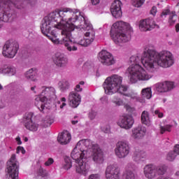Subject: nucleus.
<instances>
[{"label":"nucleus","instance_id":"f3484780","mask_svg":"<svg viewBox=\"0 0 179 179\" xmlns=\"http://www.w3.org/2000/svg\"><path fill=\"white\" fill-rule=\"evenodd\" d=\"M69 101L71 107L76 108L82 101V96L79 93L73 91L69 94Z\"/></svg>","mask_w":179,"mask_h":179},{"label":"nucleus","instance_id":"9d476101","mask_svg":"<svg viewBox=\"0 0 179 179\" xmlns=\"http://www.w3.org/2000/svg\"><path fill=\"white\" fill-rule=\"evenodd\" d=\"M130 152L131 147H129V143L127 141H119L115 148V155L118 159H125Z\"/></svg>","mask_w":179,"mask_h":179},{"label":"nucleus","instance_id":"c9c22d12","mask_svg":"<svg viewBox=\"0 0 179 179\" xmlns=\"http://www.w3.org/2000/svg\"><path fill=\"white\" fill-rule=\"evenodd\" d=\"M145 0H131L132 6L134 8H142Z\"/></svg>","mask_w":179,"mask_h":179},{"label":"nucleus","instance_id":"a211bd4d","mask_svg":"<svg viewBox=\"0 0 179 179\" xmlns=\"http://www.w3.org/2000/svg\"><path fill=\"white\" fill-rule=\"evenodd\" d=\"M167 15H169L168 23L170 24V26H173V24H176V22L177 20H178V16L177 14H176L175 11H170L169 9H165L162 10V13L161 14V17L162 19H166V17Z\"/></svg>","mask_w":179,"mask_h":179},{"label":"nucleus","instance_id":"6e6552de","mask_svg":"<svg viewBox=\"0 0 179 179\" xmlns=\"http://www.w3.org/2000/svg\"><path fill=\"white\" fill-rule=\"evenodd\" d=\"M166 170V165L156 166L150 164L144 166L143 174L147 179H155L157 176H163Z\"/></svg>","mask_w":179,"mask_h":179},{"label":"nucleus","instance_id":"cd10ccee","mask_svg":"<svg viewBox=\"0 0 179 179\" xmlns=\"http://www.w3.org/2000/svg\"><path fill=\"white\" fill-rule=\"evenodd\" d=\"M111 103H113L115 107H121V106H124V100L117 95L113 96Z\"/></svg>","mask_w":179,"mask_h":179},{"label":"nucleus","instance_id":"a19ab883","mask_svg":"<svg viewBox=\"0 0 179 179\" xmlns=\"http://www.w3.org/2000/svg\"><path fill=\"white\" fill-rule=\"evenodd\" d=\"M124 108L128 113H130V114H134L136 111L135 108L131 106L129 104H125Z\"/></svg>","mask_w":179,"mask_h":179},{"label":"nucleus","instance_id":"20e7f679","mask_svg":"<svg viewBox=\"0 0 179 179\" xmlns=\"http://www.w3.org/2000/svg\"><path fill=\"white\" fill-rule=\"evenodd\" d=\"M103 86L105 93L108 94V96H113V94H115V93H119L126 97H130V99L134 100V101L145 103V99H141L138 92L135 91L128 92V86L122 85V77H121V76L114 74L108 77L105 80Z\"/></svg>","mask_w":179,"mask_h":179},{"label":"nucleus","instance_id":"864d4df0","mask_svg":"<svg viewBox=\"0 0 179 179\" xmlns=\"http://www.w3.org/2000/svg\"><path fill=\"white\" fill-rule=\"evenodd\" d=\"M100 100H101L102 104H106V103H107V101H108V98L106 96H103L100 99Z\"/></svg>","mask_w":179,"mask_h":179},{"label":"nucleus","instance_id":"8fccbe9b","mask_svg":"<svg viewBox=\"0 0 179 179\" xmlns=\"http://www.w3.org/2000/svg\"><path fill=\"white\" fill-rule=\"evenodd\" d=\"M44 124L46 127H50V125H51L52 122H51V120L50 119V117H46V119L44 120Z\"/></svg>","mask_w":179,"mask_h":179},{"label":"nucleus","instance_id":"7ed1b4c3","mask_svg":"<svg viewBox=\"0 0 179 179\" xmlns=\"http://www.w3.org/2000/svg\"><path fill=\"white\" fill-rule=\"evenodd\" d=\"M71 156L76 163L86 160L87 157H92L96 166H101L104 163L103 150L96 143L89 139L80 140L71 152Z\"/></svg>","mask_w":179,"mask_h":179},{"label":"nucleus","instance_id":"f257e3e1","mask_svg":"<svg viewBox=\"0 0 179 179\" xmlns=\"http://www.w3.org/2000/svg\"><path fill=\"white\" fill-rule=\"evenodd\" d=\"M41 29L53 44H64L67 51H78L77 45L89 47L96 37L93 26L79 10L64 8L50 13L42 20Z\"/></svg>","mask_w":179,"mask_h":179},{"label":"nucleus","instance_id":"ea45409f","mask_svg":"<svg viewBox=\"0 0 179 179\" xmlns=\"http://www.w3.org/2000/svg\"><path fill=\"white\" fill-rule=\"evenodd\" d=\"M171 125L167 124L166 126H161L160 127V133L164 134L166 131L170 132L171 131Z\"/></svg>","mask_w":179,"mask_h":179},{"label":"nucleus","instance_id":"e2e57ef3","mask_svg":"<svg viewBox=\"0 0 179 179\" xmlns=\"http://www.w3.org/2000/svg\"><path fill=\"white\" fill-rule=\"evenodd\" d=\"M176 31H179V24H177L176 25Z\"/></svg>","mask_w":179,"mask_h":179},{"label":"nucleus","instance_id":"9b49d317","mask_svg":"<svg viewBox=\"0 0 179 179\" xmlns=\"http://www.w3.org/2000/svg\"><path fill=\"white\" fill-rule=\"evenodd\" d=\"M19 50V43L16 42H6L3 48L2 54L3 57L7 58H14V57L17 54V50Z\"/></svg>","mask_w":179,"mask_h":179},{"label":"nucleus","instance_id":"bb28decb","mask_svg":"<svg viewBox=\"0 0 179 179\" xmlns=\"http://www.w3.org/2000/svg\"><path fill=\"white\" fill-rule=\"evenodd\" d=\"M141 96L143 97V99H147V100H150V99H152V88H143L141 90Z\"/></svg>","mask_w":179,"mask_h":179},{"label":"nucleus","instance_id":"aec40b11","mask_svg":"<svg viewBox=\"0 0 179 179\" xmlns=\"http://www.w3.org/2000/svg\"><path fill=\"white\" fill-rule=\"evenodd\" d=\"M76 171L82 176H86L89 173V165L86 163V160L76 162Z\"/></svg>","mask_w":179,"mask_h":179},{"label":"nucleus","instance_id":"0eeeda50","mask_svg":"<svg viewBox=\"0 0 179 179\" xmlns=\"http://www.w3.org/2000/svg\"><path fill=\"white\" fill-rule=\"evenodd\" d=\"M41 94L36 95L35 96L34 104L41 111V113H44L45 110V106L43 103H48L52 100L57 99L55 95V88L53 87H41Z\"/></svg>","mask_w":179,"mask_h":179},{"label":"nucleus","instance_id":"c756f323","mask_svg":"<svg viewBox=\"0 0 179 179\" xmlns=\"http://www.w3.org/2000/svg\"><path fill=\"white\" fill-rule=\"evenodd\" d=\"M153 89L155 90V92H157V93H166V89L164 87V83H157L153 85Z\"/></svg>","mask_w":179,"mask_h":179},{"label":"nucleus","instance_id":"603ef678","mask_svg":"<svg viewBox=\"0 0 179 179\" xmlns=\"http://www.w3.org/2000/svg\"><path fill=\"white\" fill-rule=\"evenodd\" d=\"M150 13L153 16H155L156 13H157V8L156 6H153L150 10Z\"/></svg>","mask_w":179,"mask_h":179},{"label":"nucleus","instance_id":"4468645a","mask_svg":"<svg viewBox=\"0 0 179 179\" xmlns=\"http://www.w3.org/2000/svg\"><path fill=\"white\" fill-rule=\"evenodd\" d=\"M105 174L106 179H120L121 176L120 168L115 164L108 166Z\"/></svg>","mask_w":179,"mask_h":179},{"label":"nucleus","instance_id":"052dcab7","mask_svg":"<svg viewBox=\"0 0 179 179\" xmlns=\"http://www.w3.org/2000/svg\"><path fill=\"white\" fill-rule=\"evenodd\" d=\"M0 108H5V103L0 99Z\"/></svg>","mask_w":179,"mask_h":179},{"label":"nucleus","instance_id":"58836bf2","mask_svg":"<svg viewBox=\"0 0 179 179\" xmlns=\"http://www.w3.org/2000/svg\"><path fill=\"white\" fill-rule=\"evenodd\" d=\"M31 118H33V113L30 112V113H27L24 115V125L26 124V122H31Z\"/></svg>","mask_w":179,"mask_h":179},{"label":"nucleus","instance_id":"a878e982","mask_svg":"<svg viewBox=\"0 0 179 179\" xmlns=\"http://www.w3.org/2000/svg\"><path fill=\"white\" fill-rule=\"evenodd\" d=\"M25 78L32 82H37V72L36 69H31L25 73Z\"/></svg>","mask_w":179,"mask_h":179},{"label":"nucleus","instance_id":"3c124183","mask_svg":"<svg viewBox=\"0 0 179 179\" xmlns=\"http://www.w3.org/2000/svg\"><path fill=\"white\" fill-rule=\"evenodd\" d=\"M88 179H100V175L95 173L89 176Z\"/></svg>","mask_w":179,"mask_h":179},{"label":"nucleus","instance_id":"72a5a7b5","mask_svg":"<svg viewBox=\"0 0 179 179\" xmlns=\"http://www.w3.org/2000/svg\"><path fill=\"white\" fill-rule=\"evenodd\" d=\"M122 179H135V173L131 170H127L123 174Z\"/></svg>","mask_w":179,"mask_h":179},{"label":"nucleus","instance_id":"4d7b16f0","mask_svg":"<svg viewBox=\"0 0 179 179\" xmlns=\"http://www.w3.org/2000/svg\"><path fill=\"white\" fill-rule=\"evenodd\" d=\"M15 141L17 142V145H22V139H20V136H17L15 138Z\"/></svg>","mask_w":179,"mask_h":179},{"label":"nucleus","instance_id":"37998d69","mask_svg":"<svg viewBox=\"0 0 179 179\" xmlns=\"http://www.w3.org/2000/svg\"><path fill=\"white\" fill-rule=\"evenodd\" d=\"M101 129L105 134H108L111 129V127H110V124H103L101 126Z\"/></svg>","mask_w":179,"mask_h":179},{"label":"nucleus","instance_id":"49530a36","mask_svg":"<svg viewBox=\"0 0 179 179\" xmlns=\"http://www.w3.org/2000/svg\"><path fill=\"white\" fill-rule=\"evenodd\" d=\"M54 163V159L52 158H49L44 164V165L46 167H48L49 166H51Z\"/></svg>","mask_w":179,"mask_h":179},{"label":"nucleus","instance_id":"1a4fd4ad","mask_svg":"<svg viewBox=\"0 0 179 179\" xmlns=\"http://www.w3.org/2000/svg\"><path fill=\"white\" fill-rule=\"evenodd\" d=\"M7 179H19V162L16 159V155L13 154L7 162Z\"/></svg>","mask_w":179,"mask_h":179},{"label":"nucleus","instance_id":"c03bdc74","mask_svg":"<svg viewBox=\"0 0 179 179\" xmlns=\"http://www.w3.org/2000/svg\"><path fill=\"white\" fill-rule=\"evenodd\" d=\"M16 153L17 155H19V153H22V155H24L26 153V150H24V148L22 146H18L16 149Z\"/></svg>","mask_w":179,"mask_h":179},{"label":"nucleus","instance_id":"f03ea898","mask_svg":"<svg viewBox=\"0 0 179 179\" xmlns=\"http://www.w3.org/2000/svg\"><path fill=\"white\" fill-rule=\"evenodd\" d=\"M131 65L127 69V73L130 83L138 82H148L153 78L155 66L158 65L161 68H170L174 65L173 53L169 50L157 52L153 50L145 49L142 57L134 55L130 57ZM142 64L147 71L139 64Z\"/></svg>","mask_w":179,"mask_h":179},{"label":"nucleus","instance_id":"473e14b6","mask_svg":"<svg viewBox=\"0 0 179 179\" xmlns=\"http://www.w3.org/2000/svg\"><path fill=\"white\" fill-rule=\"evenodd\" d=\"M62 167L63 169H64V170H69V169L72 167V162L71 161L70 157H66L64 158V162H63Z\"/></svg>","mask_w":179,"mask_h":179},{"label":"nucleus","instance_id":"b1692460","mask_svg":"<svg viewBox=\"0 0 179 179\" xmlns=\"http://www.w3.org/2000/svg\"><path fill=\"white\" fill-rule=\"evenodd\" d=\"M143 159H146V152L142 150H136L132 155V160L136 163L143 162Z\"/></svg>","mask_w":179,"mask_h":179},{"label":"nucleus","instance_id":"680f3d73","mask_svg":"<svg viewBox=\"0 0 179 179\" xmlns=\"http://www.w3.org/2000/svg\"><path fill=\"white\" fill-rule=\"evenodd\" d=\"M78 120H72L71 123L73 124V125H76V124H78Z\"/></svg>","mask_w":179,"mask_h":179},{"label":"nucleus","instance_id":"e433bc0d","mask_svg":"<svg viewBox=\"0 0 179 179\" xmlns=\"http://www.w3.org/2000/svg\"><path fill=\"white\" fill-rule=\"evenodd\" d=\"M176 156L177 153H176V152L171 151L168 153L166 159L169 160V162H173L176 159Z\"/></svg>","mask_w":179,"mask_h":179},{"label":"nucleus","instance_id":"5fc2aeb1","mask_svg":"<svg viewBox=\"0 0 179 179\" xmlns=\"http://www.w3.org/2000/svg\"><path fill=\"white\" fill-rule=\"evenodd\" d=\"M27 3L31 5V6H34L37 3V0H27Z\"/></svg>","mask_w":179,"mask_h":179},{"label":"nucleus","instance_id":"39448f33","mask_svg":"<svg viewBox=\"0 0 179 179\" xmlns=\"http://www.w3.org/2000/svg\"><path fill=\"white\" fill-rule=\"evenodd\" d=\"M126 31H132V27L128 22L124 21H117L113 24L110 31V37L117 45H122L131 40V36L125 33Z\"/></svg>","mask_w":179,"mask_h":179},{"label":"nucleus","instance_id":"f704fd0d","mask_svg":"<svg viewBox=\"0 0 179 179\" xmlns=\"http://www.w3.org/2000/svg\"><path fill=\"white\" fill-rule=\"evenodd\" d=\"M35 177L36 179H41L45 177V172L43 167L40 166L36 173H35Z\"/></svg>","mask_w":179,"mask_h":179},{"label":"nucleus","instance_id":"f8f14e48","mask_svg":"<svg viewBox=\"0 0 179 179\" xmlns=\"http://www.w3.org/2000/svg\"><path fill=\"white\" fill-rule=\"evenodd\" d=\"M98 59L102 65L110 66L115 64V59L114 56L107 50H101L98 55Z\"/></svg>","mask_w":179,"mask_h":179},{"label":"nucleus","instance_id":"7c9ffc66","mask_svg":"<svg viewBox=\"0 0 179 179\" xmlns=\"http://www.w3.org/2000/svg\"><path fill=\"white\" fill-rule=\"evenodd\" d=\"M24 126L27 129H29V131H33L34 132L38 129V124L33 122V121L25 122Z\"/></svg>","mask_w":179,"mask_h":179},{"label":"nucleus","instance_id":"dca6fc26","mask_svg":"<svg viewBox=\"0 0 179 179\" xmlns=\"http://www.w3.org/2000/svg\"><path fill=\"white\" fill-rule=\"evenodd\" d=\"M53 62L58 68H66L68 65V58L65 55L57 52L53 57Z\"/></svg>","mask_w":179,"mask_h":179},{"label":"nucleus","instance_id":"5701e85b","mask_svg":"<svg viewBox=\"0 0 179 179\" xmlns=\"http://www.w3.org/2000/svg\"><path fill=\"white\" fill-rule=\"evenodd\" d=\"M16 69L15 66L4 64L0 67V73L7 75L8 76H15L16 75Z\"/></svg>","mask_w":179,"mask_h":179},{"label":"nucleus","instance_id":"4be33fe9","mask_svg":"<svg viewBox=\"0 0 179 179\" xmlns=\"http://www.w3.org/2000/svg\"><path fill=\"white\" fill-rule=\"evenodd\" d=\"M131 136L134 139H142L146 135V127H138L132 129Z\"/></svg>","mask_w":179,"mask_h":179},{"label":"nucleus","instance_id":"ddd939ff","mask_svg":"<svg viewBox=\"0 0 179 179\" xmlns=\"http://www.w3.org/2000/svg\"><path fill=\"white\" fill-rule=\"evenodd\" d=\"M135 124V120L131 115H124L119 118L117 122V124L123 129H131Z\"/></svg>","mask_w":179,"mask_h":179},{"label":"nucleus","instance_id":"4c0bfd02","mask_svg":"<svg viewBox=\"0 0 179 179\" xmlns=\"http://www.w3.org/2000/svg\"><path fill=\"white\" fill-rule=\"evenodd\" d=\"M85 85V81H80L79 84H78L74 90L76 93H79L83 90V86Z\"/></svg>","mask_w":179,"mask_h":179},{"label":"nucleus","instance_id":"69168bd1","mask_svg":"<svg viewBox=\"0 0 179 179\" xmlns=\"http://www.w3.org/2000/svg\"><path fill=\"white\" fill-rule=\"evenodd\" d=\"M3 89V87H2V85L0 84V90H2Z\"/></svg>","mask_w":179,"mask_h":179},{"label":"nucleus","instance_id":"a18cd8bd","mask_svg":"<svg viewBox=\"0 0 179 179\" xmlns=\"http://www.w3.org/2000/svg\"><path fill=\"white\" fill-rule=\"evenodd\" d=\"M96 115H97V113L94 110H91L89 113V118H90V120H94Z\"/></svg>","mask_w":179,"mask_h":179},{"label":"nucleus","instance_id":"6e6d98bb","mask_svg":"<svg viewBox=\"0 0 179 179\" xmlns=\"http://www.w3.org/2000/svg\"><path fill=\"white\" fill-rule=\"evenodd\" d=\"M173 152L176 153V155H179V144H176L173 148Z\"/></svg>","mask_w":179,"mask_h":179},{"label":"nucleus","instance_id":"774afa93","mask_svg":"<svg viewBox=\"0 0 179 179\" xmlns=\"http://www.w3.org/2000/svg\"><path fill=\"white\" fill-rule=\"evenodd\" d=\"M87 65H89V63L88 62L85 63V66H87Z\"/></svg>","mask_w":179,"mask_h":179},{"label":"nucleus","instance_id":"2eb2a0df","mask_svg":"<svg viewBox=\"0 0 179 179\" xmlns=\"http://www.w3.org/2000/svg\"><path fill=\"white\" fill-rule=\"evenodd\" d=\"M138 27L141 31H150L155 27H157V24L155 22L153 19H145L139 22Z\"/></svg>","mask_w":179,"mask_h":179},{"label":"nucleus","instance_id":"de8ad7c7","mask_svg":"<svg viewBox=\"0 0 179 179\" xmlns=\"http://www.w3.org/2000/svg\"><path fill=\"white\" fill-rule=\"evenodd\" d=\"M126 168L127 170H134L135 169V164L134 162H129L127 164Z\"/></svg>","mask_w":179,"mask_h":179},{"label":"nucleus","instance_id":"09e8293b","mask_svg":"<svg viewBox=\"0 0 179 179\" xmlns=\"http://www.w3.org/2000/svg\"><path fill=\"white\" fill-rule=\"evenodd\" d=\"M155 115H157L159 118H163V113L160 111V110L157 109L155 110Z\"/></svg>","mask_w":179,"mask_h":179},{"label":"nucleus","instance_id":"13d9d810","mask_svg":"<svg viewBox=\"0 0 179 179\" xmlns=\"http://www.w3.org/2000/svg\"><path fill=\"white\" fill-rule=\"evenodd\" d=\"M36 86L31 87V92H34V93L35 94H37V93H38V90H36Z\"/></svg>","mask_w":179,"mask_h":179},{"label":"nucleus","instance_id":"338daca9","mask_svg":"<svg viewBox=\"0 0 179 179\" xmlns=\"http://www.w3.org/2000/svg\"><path fill=\"white\" fill-rule=\"evenodd\" d=\"M176 176H178V177H179V171L176 172Z\"/></svg>","mask_w":179,"mask_h":179},{"label":"nucleus","instance_id":"c85d7f7f","mask_svg":"<svg viewBox=\"0 0 179 179\" xmlns=\"http://www.w3.org/2000/svg\"><path fill=\"white\" fill-rule=\"evenodd\" d=\"M58 86L61 92H66V90H68L71 87V85H69V82L66 80H62L59 82Z\"/></svg>","mask_w":179,"mask_h":179},{"label":"nucleus","instance_id":"0e129e2a","mask_svg":"<svg viewBox=\"0 0 179 179\" xmlns=\"http://www.w3.org/2000/svg\"><path fill=\"white\" fill-rule=\"evenodd\" d=\"M24 142H27L29 141V138H27V137H24Z\"/></svg>","mask_w":179,"mask_h":179},{"label":"nucleus","instance_id":"393cba45","mask_svg":"<svg viewBox=\"0 0 179 179\" xmlns=\"http://www.w3.org/2000/svg\"><path fill=\"white\" fill-rule=\"evenodd\" d=\"M141 122L146 127H152V120L149 116V112L144 110L141 114Z\"/></svg>","mask_w":179,"mask_h":179},{"label":"nucleus","instance_id":"412c9836","mask_svg":"<svg viewBox=\"0 0 179 179\" xmlns=\"http://www.w3.org/2000/svg\"><path fill=\"white\" fill-rule=\"evenodd\" d=\"M72 136L69 131L64 130L60 133L57 137V141L61 145H68L71 142Z\"/></svg>","mask_w":179,"mask_h":179},{"label":"nucleus","instance_id":"423d86ee","mask_svg":"<svg viewBox=\"0 0 179 179\" xmlns=\"http://www.w3.org/2000/svg\"><path fill=\"white\" fill-rule=\"evenodd\" d=\"M13 6L22 9V1L19 0H0V29L3 26V22H12L16 15L10 10Z\"/></svg>","mask_w":179,"mask_h":179},{"label":"nucleus","instance_id":"6ab92c4d","mask_svg":"<svg viewBox=\"0 0 179 179\" xmlns=\"http://www.w3.org/2000/svg\"><path fill=\"white\" fill-rule=\"evenodd\" d=\"M121 1L115 0L111 5L110 12L114 17L118 19V17H121L122 16V11L121 10Z\"/></svg>","mask_w":179,"mask_h":179},{"label":"nucleus","instance_id":"79ce46f5","mask_svg":"<svg viewBox=\"0 0 179 179\" xmlns=\"http://www.w3.org/2000/svg\"><path fill=\"white\" fill-rule=\"evenodd\" d=\"M66 99L65 97L62 98L59 101H57V106H59L60 108L65 107L66 106Z\"/></svg>","mask_w":179,"mask_h":179},{"label":"nucleus","instance_id":"bf43d9fd","mask_svg":"<svg viewBox=\"0 0 179 179\" xmlns=\"http://www.w3.org/2000/svg\"><path fill=\"white\" fill-rule=\"evenodd\" d=\"M92 5H99L100 0H91Z\"/></svg>","mask_w":179,"mask_h":179},{"label":"nucleus","instance_id":"2f4dec72","mask_svg":"<svg viewBox=\"0 0 179 179\" xmlns=\"http://www.w3.org/2000/svg\"><path fill=\"white\" fill-rule=\"evenodd\" d=\"M164 86L165 87L166 93H169V92H171L176 85H174V82L173 81H164Z\"/></svg>","mask_w":179,"mask_h":179}]
</instances>
